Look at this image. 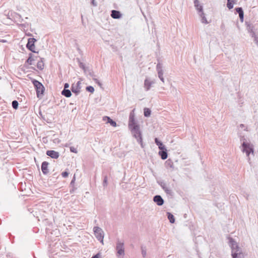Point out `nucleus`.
<instances>
[{
	"label": "nucleus",
	"mask_w": 258,
	"mask_h": 258,
	"mask_svg": "<svg viewBox=\"0 0 258 258\" xmlns=\"http://www.w3.org/2000/svg\"><path fill=\"white\" fill-rule=\"evenodd\" d=\"M155 83V82L151 81L148 78H146L144 81V88L146 91H149L151 87L153 84Z\"/></svg>",
	"instance_id": "nucleus-11"
},
{
	"label": "nucleus",
	"mask_w": 258,
	"mask_h": 258,
	"mask_svg": "<svg viewBox=\"0 0 258 258\" xmlns=\"http://www.w3.org/2000/svg\"><path fill=\"white\" fill-rule=\"evenodd\" d=\"M235 11L236 13H237L239 15L244 13L243 9L241 7H238L235 8Z\"/></svg>",
	"instance_id": "nucleus-34"
},
{
	"label": "nucleus",
	"mask_w": 258,
	"mask_h": 258,
	"mask_svg": "<svg viewBox=\"0 0 258 258\" xmlns=\"http://www.w3.org/2000/svg\"><path fill=\"white\" fill-rule=\"evenodd\" d=\"M194 6L197 10L198 14L203 12V7L200 3L198 0H194Z\"/></svg>",
	"instance_id": "nucleus-14"
},
{
	"label": "nucleus",
	"mask_w": 258,
	"mask_h": 258,
	"mask_svg": "<svg viewBox=\"0 0 258 258\" xmlns=\"http://www.w3.org/2000/svg\"><path fill=\"white\" fill-rule=\"evenodd\" d=\"M110 16L113 19H119L121 18L122 14L119 11L113 10L111 11Z\"/></svg>",
	"instance_id": "nucleus-12"
},
{
	"label": "nucleus",
	"mask_w": 258,
	"mask_h": 258,
	"mask_svg": "<svg viewBox=\"0 0 258 258\" xmlns=\"http://www.w3.org/2000/svg\"><path fill=\"white\" fill-rule=\"evenodd\" d=\"M74 188H73L72 189H70V192L72 193L74 191Z\"/></svg>",
	"instance_id": "nucleus-52"
},
{
	"label": "nucleus",
	"mask_w": 258,
	"mask_h": 258,
	"mask_svg": "<svg viewBox=\"0 0 258 258\" xmlns=\"http://www.w3.org/2000/svg\"><path fill=\"white\" fill-rule=\"evenodd\" d=\"M79 63L80 68H82V69H83L85 71V64L83 62H82L80 61H79Z\"/></svg>",
	"instance_id": "nucleus-40"
},
{
	"label": "nucleus",
	"mask_w": 258,
	"mask_h": 258,
	"mask_svg": "<svg viewBox=\"0 0 258 258\" xmlns=\"http://www.w3.org/2000/svg\"><path fill=\"white\" fill-rule=\"evenodd\" d=\"M240 20L241 22L243 21L244 13L239 15Z\"/></svg>",
	"instance_id": "nucleus-44"
},
{
	"label": "nucleus",
	"mask_w": 258,
	"mask_h": 258,
	"mask_svg": "<svg viewBox=\"0 0 258 258\" xmlns=\"http://www.w3.org/2000/svg\"><path fill=\"white\" fill-rule=\"evenodd\" d=\"M241 151L243 153H245L246 156L248 157V161L249 164H250L249 156L250 153L253 155L254 149L253 145L250 142L247 143H241Z\"/></svg>",
	"instance_id": "nucleus-2"
},
{
	"label": "nucleus",
	"mask_w": 258,
	"mask_h": 258,
	"mask_svg": "<svg viewBox=\"0 0 258 258\" xmlns=\"http://www.w3.org/2000/svg\"><path fill=\"white\" fill-rule=\"evenodd\" d=\"M159 79H160V80H161L162 82H163V83L164 82V79L163 77H162V78H159Z\"/></svg>",
	"instance_id": "nucleus-51"
},
{
	"label": "nucleus",
	"mask_w": 258,
	"mask_h": 258,
	"mask_svg": "<svg viewBox=\"0 0 258 258\" xmlns=\"http://www.w3.org/2000/svg\"><path fill=\"white\" fill-rule=\"evenodd\" d=\"M28 19V17H26V18H25V20H27V19Z\"/></svg>",
	"instance_id": "nucleus-53"
},
{
	"label": "nucleus",
	"mask_w": 258,
	"mask_h": 258,
	"mask_svg": "<svg viewBox=\"0 0 258 258\" xmlns=\"http://www.w3.org/2000/svg\"><path fill=\"white\" fill-rule=\"evenodd\" d=\"M37 67L40 70H42L44 68V62L42 58H41L40 61H38L37 63Z\"/></svg>",
	"instance_id": "nucleus-24"
},
{
	"label": "nucleus",
	"mask_w": 258,
	"mask_h": 258,
	"mask_svg": "<svg viewBox=\"0 0 258 258\" xmlns=\"http://www.w3.org/2000/svg\"><path fill=\"white\" fill-rule=\"evenodd\" d=\"M32 82L36 90L37 97L41 98L44 94V87L41 83L35 79L33 80Z\"/></svg>",
	"instance_id": "nucleus-3"
},
{
	"label": "nucleus",
	"mask_w": 258,
	"mask_h": 258,
	"mask_svg": "<svg viewBox=\"0 0 258 258\" xmlns=\"http://www.w3.org/2000/svg\"><path fill=\"white\" fill-rule=\"evenodd\" d=\"M167 218L171 223H174L175 222V219L174 216L170 212L167 213Z\"/></svg>",
	"instance_id": "nucleus-22"
},
{
	"label": "nucleus",
	"mask_w": 258,
	"mask_h": 258,
	"mask_svg": "<svg viewBox=\"0 0 258 258\" xmlns=\"http://www.w3.org/2000/svg\"><path fill=\"white\" fill-rule=\"evenodd\" d=\"M75 177L74 176L71 182L70 185L73 186L75 184Z\"/></svg>",
	"instance_id": "nucleus-46"
},
{
	"label": "nucleus",
	"mask_w": 258,
	"mask_h": 258,
	"mask_svg": "<svg viewBox=\"0 0 258 258\" xmlns=\"http://www.w3.org/2000/svg\"><path fill=\"white\" fill-rule=\"evenodd\" d=\"M238 137L240 138V141L241 142V143H248L247 141V140L245 138V137L244 136H242L241 133H238Z\"/></svg>",
	"instance_id": "nucleus-29"
},
{
	"label": "nucleus",
	"mask_w": 258,
	"mask_h": 258,
	"mask_svg": "<svg viewBox=\"0 0 258 258\" xmlns=\"http://www.w3.org/2000/svg\"><path fill=\"white\" fill-rule=\"evenodd\" d=\"M71 90L72 91L76 94V95H78L79 93L80 92V90H79V88L77 89V88L75 87V84H73L71 87Z\"/></svg>",
	"instance_id": "nucleus-26"
},
{
	"label": "nucleus",
	"mask_w": 258,
	"mask_h": 258,
	"mask_svg": "<svg viewBox=\"0 0 258 258\" xmlns=\"http://www.w3.org/2000/svg\"><path fill=\"white\" fill-rule=\"evenodd\" d=\"M103 120L104 121H106L107 123H110L111 125L112 126H116V123L115 121L113 120L110 117L105 116L103 117Z\"/></svg>",
	"instance_id": "nucleus-16"
},
{
	"label": "nucleus",
	"mask_w": 258,
	"mask_h": 258,
	"mask_svg": "<svg viewBox=\"0 0 258 258\" xmlns=\"http://www.w3.org/2000/svg\"><path fill=\"white\" fill-rule=\"evenodd\" d=\"M75 87L77 88V89L79 88V90H81V83L80 82H78L76 85H75Z\"/></svg>",
	"instance_id": "nucleus-41"
},
{
	"label": "nucleus",
	"mask_w": 258,
	"mask_h": 258,
	"mask_svg": "<svg viewBox=\"0 0 258 258\" xmlns=\"http://www.w3.org/2000/svg\"><path fill=\"white\" fill-rule=\"evenodd\" d=\"M61 94L66 97H70L72 95V93L69 89H63L61 92Z\"/></svg>",
	"instance_id": "nucleus-20"
},
{
	"label": "nucleus",
	"mask_w": 258,
	"mask_h": 258,
	"mask_svg": "<svg viewBox=\"0 0 258 258\" xmlns=\"http://www.w3.org/2000/svg\"><path fill=\"white\" fill-rule=\"evenodd\" d=\"M18 102L17 100H14L12 102V105L14 109H17L18 107Z\"/></svg>",
	"instance_id": "nucleus-30"
},
{
	"label": "nucleus",
	"mask_w": 258,
	"mask_h": 258,
	"mask_svg": "<svg viewBox=\"0 0 258 258\" xmlns=\"http://www.w3.org/2000/svg\"><path fill=\"white\" fill-rule=\"evenodd\" d=\"M70 151L71 152L77 153L78 152L77 150L74 147H71L70 148Z\"/></svg>",
	"instance_id": "nucleus-38"
},
{
	"label": "nucleus",
	"mask_w": 258,
	"mask_h": 258,
	"mask_svg": "<svg viewBox=\"0 0 258 258\" xmlns=\"http://www.w3.org/2000/svg\"><path fill=\"white\" fill-rule=\"evenodd\" d=\"M14 17L16 21L21 23L24 21V19L22 18L21 15L15 13H14Z\"/></svg>",
	"instance_id": "nucleus-18"
},
{
	"label": "nucleus",
	"mask_w": 258,
	"mask_h": 258,
	"mask_svg": "<svg viewBox=\"0 0 258 258\" xmlns=\"http://www.w3.org/2000/svg\"><path fill=\"white\" fill-rule=\"evenodd\" d=\"M35 60V58L33 57V54L32 53L29 54V56L28 58L26 60V63H28L30 65L32 64V61Z\"/></svg>",
	"instance_id": "nucleus-23"
},
{
	"label": "nucleus",
	"mask_w": 258,
	"mask_h": 258,
	"mask_svg": "<svg viewBox=\"0 0 258 258\" xmlns=\"http://www.w3.org/2000/svg\"><path fill=\"white\" fill-rule=\"evenodd\" d=\"M100 253H97L96 254L93 255L91 258H100Z\"/></svg>",
	"instance_id": "nucleus-47"
},
{
	"label": "nucleus",
	"mask_w": 258,
	"mask_h": 258,
	"mask_svg": "<svg viewBox=\"0 0 258 258\" xmlns=\"http://www.w3.org/2000/svg\"><path fill=\"white\" fill-rule=\"evenodd\" d=\"M229 246L231 249V254L236 253L241 250L236 242L232 238H229Z\"/></svg>",
	"instance_id": "nucleus-5"
},
{
	"label": "nucleus",
	"mask_w": 258,
	"mask_h": 258,
	"mask_svg": "<svg viewBox=\"0 0 258 258\" xmlns=\"http://www.w3.org/2000/svg\"><path fill=\"white\" fill-rule=\"evenodd\" d=\"M134 110L130 113L128 120V128L133 135L142 146V133L140 128V126L137 124L135 120V116L134 113Z\"/></svg>",
	"instance_id": "nucleus-1"
},
{
	"label": "nucleus",
	"mask_w": 258,
	"mask_h": 258,
	"mask_svg": "<svg viewBox=\"0 0 258 258\" xmlns=\"http://www.w3.org/2000/svg\"><path fill=\"white\" fill-rule=\"evenodd\" d=\"M158 76L159 78H161L163 77V73L162 72H158Z\"/></svg>",
	"instance_id": "nucleus-43"
},
{
	"label": "nucleus",
	"mask_w": 258,
	"mask_h": 258,
	"mask_svg": "<svg viewBox=\"0 0 258 258\" xmlns=\"http://www.w3.org/2000/svg\"><path fill=\"white\" fill-rule=\"evenodd\" d=\"M48 162L46 161H43L41 164V170L42 173L45 175L48 174L49 172V170L48 168Z\"/></svg>",
	"instance_id": "nucleus-13"
},
{
	"label": "nucleus",
	"mask_w": 258,
	"mask_h": 258,
	"mask_svg": "<svg viewBox=\"0 0 258 258\" xmlns=\"http://www.w3.org/2000/svg\"><path fill=\"white\" fill-rule=\"evenodd\" d=\"M199 15L200 16V17L201 18V21L202 23H204V24H208V22L207 20V19L205 17V14L204 13V12L199 13Z\"/></svg>",
	"instance_id": "nucleus-19"
},
{
	"label": "nucleus",
	"mask_w": 258,
	"mask_h": 258,
	"mask_svg": "<svg viewBox=\"0 0 258 258\" xmlns=\"http://www.w3.org/2000/svg\"><path fill=\"white\" fill-rule=\"evenodd\" d=\"M93 80L95 81V82L96 84H98V85L99 86H100V87H102V84H101V83L98 79H97L96 78H93Z\"/></svg>",
	"instance_id": "nucleus-37"
},
{
	"label": "nucleus",
	"mask_w": 258,
	"mask_h": 258,
	"mask_svg": "<svg viewBox=\"0 0 258 258\" xmlns=\"http://www.w3.org/2000/svg\"><path fill=\"white\" fill-rule=\"evenodd\" d=\"M151 113V110L148 108H145L144 109V114L145 117H149L150 116Z\"/></svg>",
	"instance_id": "nucleus-27"
},
{
	"label": "nucleus",
	"mask_w": 258,
	"mask_h": 258,
	"mask_svg": "<svg viewBox=\"0 0 258 258\" xmlns=\"http://www.w3.org/2000/svg\"><path fill=\"white\" fill-rule=\"evenodd\" d=\"M46 154L52 159H56L59 156V154L58 152L54 150H48L46 152Z\"/></svg>",
	"instance_id": "nucleus-9"
},
{
	"label": "nucleus",
	"mask_w": 258,
	"mask_h": 258,
	"mask_svg": "<svg viewBox=\"0 0 258 258\" xmlns=\"http://www.w3.org/2000/svg\"><path fill=\"white\" fill-rule=\"evenodd\" d=\"M20 26L22 27V28H27L29 26V24L28 23H23V24H20Z\"/></svg>",
	"instance_id": "nucleus-42"
},
{
	"label": "nucleus",
	"mask_w": 258,
	"mask_h": 258,
	"mask_svg": "<svg viewBox=\"0 0 258 258\" xmlns=\"http://www.w3.org/2000/svg\"><path fill=\"white\" fill-rule=\"evenodd\" d=\"M91 4L93 6L96 7L97 6V3L95 2V0H92L91 1Z\"/></svg>",
	"instance_id": "nucleus-48"
},
{
	"label": "nucleus",
	"mask_w": 258,
	"mask_h": 258,
	"mask_svg": "<svg viewBox=\"0 0 258 258\" xmlns=\"http://www.w3.org/2000/svg\"><path fill=\"white\" fill-rule=\"evenodd\" d=\"M69 87V84L68 83H65L64 85L63 89H67Z\"/></svg>",
	"instance_id": "nucleus-49"
},
{
	"label": "nucleus",
	"mask_w": 258,
	"mask_h": 258,
	"mask_svg": "<svg viewBox=\"0 0 258 258\" xmlns=\"http://www.w3.org/2000/svg\"><path fill=\"white\" fill-rule=\"evenodd\" d=\"M166 164L167 166H169L170 168H173V163L171 160L168 159L166 161Z\"/></svg>",
	"instance_id": "nucleus-33"
},
{
	"label": "nucleus",
	"mask_w": 258,
	"mask_h": 258,
	"mask_svg": "<svg viewBox=\"0 0 258 258\" xmlns=\"http://www.w3.org/2000/svg\"><path fill=\"white\" fill-rule=\"evenodd\" d=\"M158 183L167 195L171 196H173V192L172 190L167 186L166 183L164 181H161L158 182Z\"/></svg>",
	"instance_id": "nucleus-7"
},
{
	"label": "nucleus",
	"mask_w": 258,
	"mask_h": 258,
	"mask_svg": "<svg viewBox=\"0 0 258 258\" xmlns=\"http://www.w3.org/2000/svg\"><path fill=\"white\" fill-rule=\"evenodd\" d=\"M234 0H227V7L230 10L233 8Z\"/></svg>",
	"instance_id": "nucleus-28"
},
{
	"label": "nucleus",
	"mask_w": 258,
	"mask_h": 258,
	"mask_svg": "<svg viewBox=\"0 0 258 258\" xmlns=\"http://www.w3.org/2000/svg\"><path fill=\"white\" fill-rule=\"evenodd\" d=\"M107 185V176H105L103 179V186H106Z\"/></svg>",
	"instance_id": "nucleus-36"
},
{
	"label": "nucleus",
	"mask_w": 258,
	"mask_h": 258,
	"mask_svg": "<svg viewBox=\"0 0 258 258\" xmlns=\"http://www.w3.org/2000/svg\"><path fill=\"white\" fill-rule=\"evenodd\" d=\"M86 90L87 91L92 93L94 92V88H93V87H92L91 86H87L86 88Z\"/></svg>",
	"instance_id": "nucleus-32"
},
{
	"label": "nucleus",
	"mask_w": 258,
	"mask_h": 258,
	"mask_svg": "<svg viewBox=\"0 0 258 258\" xmlns=\"http://www.w3.org/2000/svg\"><path fill=\"white\" fill-rule=\"evenodd\" d=\"M155 143L158 146L159 150H163L165 147L162 142L157 138L155 139Z\"/></svg>",
	"instance_id": "nucleus-17"
},
{
	"label": "nucleus",
	"mask_w": 258,
	"mask_h": 258,
	"mask_svg": "<svg viewBox=\"0 0 258 258\" xmlns=\"http://www.w3.org/2000/svg\"><path fill=\"white\" fill-rule=\"evenodd\" d=\"M156 70H157V72H162V71H163L162 69V64L161 63H158L157 64Z\"/></svg>",
	"instance_id": "nucleus-35"
},
{
	"label": "nucleus",
	"mask_w": 258,
	"mask_h": 258,
	"mask_svg": "<svg viewBox=\"0 0 258 258\" xmlns=\"http://www.w3.org/2000/svg\"><path fill=\"white\" fill-rule=\"evenodd\" d=\"M36 41V39L34 38H29L28 39V42L26 44V47L31 51L34 53H38L34 50L35 48V42Z\"/></svg>",
	"instance_id": "nucleus-6"
},
{
	"label": "nucleus",
	"mask_w": 258,
	"mask_h": 258,
	"mask_svg": "<svg viewBox=\"0 0 258 258\" xmlns=\"http://www.w3.org/2000/svg\"><path fill=\"white\" fill-rule=\"evenodd\" d=\"M93 232L96 239L103 245L104 232L103 230L99 227L95 226L93 228Z\"/></svg>",
	"instance_id": "nucleus-4"
},
{
	"label": "nucleus",
	"mask_w": 258,
	"mask_h": 258,
	"mask_svg": "<svg viewBox=\"0 0 258 258\" xmlns=\"http://www.w3.org/2000/svg\"><path fill=\"white\" fill-rule=\"evenodd\" d=\"M153 201L159 206H161L164 204V200L160 195H156L153 197Z\"/></svg>",
	"instance_id": "nucleus-10"
},
{
	"label": "nucleus",
	"mask_w": 258,
	"mask_h": 258,
	"mask_svg": "<svg viewBox=\"0 0 258 258\" xmlns=\"http://www.w3.org/2000/svg\"><path fill=\"white\" fill-rule=\"evenodd\" d=\"M116 249L117 251V253L119 255H123L124 254L123 242L118 241L116 243Z\"/></svg>",
	"instance_id": "nucleus-8"
},
{
	"label": "nucleus",
	"mask_w": 258,
	"mask_h": 258,
	"mask_svg": "<svg viewBox=\"0 0 258 258\" xmlns=\"http://www.w3.org/2000/svg\"><path fill=\"white\" fill-rule=\"evenodd\" d=\"M89 75H90V76H91L93 78H94V77L95 76L94 75V74H93V73H92V72H90V73H89Z\"/></svg>",
	"instance_id": "nucleus-50"
},
{
	"label": "nucleus",
	"mask_w": 258,
	"mask_h": 258,
	"mask_svg": "<svg viewBox=\"0 0 258 258\" xmlns=\"http://www.w3.org/2000/svg\"><path fill=\"white\" fill-rule=\"evenodd\" d=\"M61 175H62V176L63 177L66 178V177H68V175H69V172H67V171H63V172H62V173H61Z\"/></svg>",
	"instance_id": "nucleus-39"
},
{
	"label": "nucleus",
	"mask_w": 258,
	"mask_h": 258,
	"mask_svg": "<svg viewBox=\"0 0 258 258\" xmlns=\"http://www.w3.org/2000/svg\"><path fill=\"white\" fill-rule=\"evenodd\" d=\"M141 251H142V254L143 257H145L146 256V249L145 246H141Z\"/></svg>",
	"instance_id": "nucleus-31"
},
{
	"label": "nucleus",
	"mask_w": 258,
	"mask_h": 258,
	"mask_svg": "<svg viewBox=\"0 0 258 258\" xmlns=\"http://www.w3.org/2000/svg\"><path fill=\"white\" fill-rule=\"evenodd\" d=\"M250 33L251 36L252 37L254 38V41L258 46V39H257V37H256V36L255 35L254 32L252 30H251Z\"/></svg>",
	"instance_id": "nucleus-25"
},
{
	"label": "nucleus",
	"mask_w": 258,
	"mask_h": 258,
	"mask_svg": "<svg viewBox=\"0 0 258 258\" xmlns=\"http://www.w3.org/2000/svg\"><path fill=\"white\" fill-rule=\"evenodd\" d=\"M239 127H240V128H244V131H247V127H245V126L244 124H240L239 125Z\"/></svg>",
	"instance_id": "nucleus-45"
},
{
	"label": "nucleus",
	"mask_w": 258,
	"mask_h": 258,
	"mask_svg": "<svg viewBox=\"0 0 258 258\" xmlns=\"http://www.w3.org/2000/svg\"><path fill=\"white\" fill-rule=\"evenodd\" d=\"M232 258H243V254L242 252V250L238 251L236 253L231 254Z\"/></svg>",
	"instance_id": "nucleus-21"
},
{
	"label": "nucleus",
	"mask_w": 258,
	"mask_h": 258,
	"mask_svg": "<svg viewBox=\"0 0 258 258\" xmlns=\"http://www.w3.org/2000/svg\"><path fill=\"white\" fill-rule=\"evenodd\" d=\"M158 154L162 160H165L167 158L168 154L166 147L164 148L163 150H160Z\"/></svg>",
	"instance_id": "nucleus-15"
}]
</instances>
